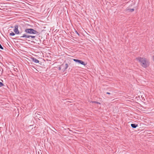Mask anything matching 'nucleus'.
I'll list each match as a JSON object with an SVG mask.
<instances>
[{
  "mask_svg": "<svg viewBox=\"0 0 154 154\" xmlns=\"http://www.w3.org/2000/svg\"><path fill=\"white\" fill-rule=\"evenodd\" d=\"M136 60L140 62L141 66L144 68H146L149 65V62L145 58L138 57L136 58Z\"/></svg>",
  "mask_w": 154,
  "mask_h": 154,
  "instance_id": "obj_1",
  "label": "nucleus"
},
{
  "mask_svg": "<svg viewBox=\"0 0 154 154\" xmlns=\"http://www.w3.org/2000/svg\"><path fill=\"white\" fill-rule=\"evenodd\" d=\"M25 32L26 33H29L30 34H38V32L32 29H26L25 30Z\"/></svg>",
  "mask_w": 154,
  "mask_h": 154,
  "instance_id": "obj_2",
  "label": "nucleus"
},
{
  "mask_svg": "<svg viewBox=\"0 0 154 154\" xmlns=\"http://www.w3.org/2000/svg\"><path fill=\"white\" fill-rule=\"evenodd\" d=\"M20 38H31V39H33L35 38V36H32V35H27L26 34H23V35L20 36Z\"/></svg>",
  "mask_w": 154,
  "mask_h": 154,
  "instance_id": "obj_3",
  "label": "nucleus"
},
{
  "mask_svg": "<svg viewBox=\"0 0 154 154\" xmlns=\"http://www.w3.org/2000/svg\"><path fill=\"white\" fill-rule=\"evenodd\" d=\"M14 31L16 34H20V32L18 30V26L17 25H16L14 26Z\"/></svg>",
  "mask_w": 154,
  "mask_h": 154,
  "instance_id": "obj_4",
  "label": "nucleus"
},
{
  "mask_svg": "<svg viewBox=\"0 0 154 154\" xmlns=\"http://www.w3.org/2000/svg\"><path fill=\"white\" fill-rule=\"evenodd\" d=\"M62 67V71L64 72L65 70L68 67V64L66 63L65 64H63L61 65Z\"/></svg>",
  "mask_w": 154,
  "mask_h": 154,
  "instance_id": "obj_5",
  "label": "nucleus"
},
{
  "mask_svg": "<svg viewBox=\"0 0 154 154\" xmlns=\"http://www.w3.org/2000/svg\"><path fill=\"white\" fill-rule=\"evenodd\" d=\"M32 61H33L35 63H38L39 62V60L33 57L32 58Z\"/></svg>",
  "mask_w": 154,
  "mask_h": 154,
  "instance_id": "obj_6",
  "label": "nucleus"
},
{
  "mask_svg": "<svg viewBox=\"0 0 154 154\" xmlns=\"http://www.w3.org/2000/svg\"><path fill=\"white\" fill-rule=\"evenodd\" d=\"M78 63L83 65H85L84 62L81 60H78Z\"/></svg>",
  "mask_w": 154,
  "mask_h": 154,
  "instance_id": "obj_7",
  "label": "nucleus"
},
{
  "mask_svg": "<svg viewBox=\"0 0 154 154\" xmlns=\"http://www.w3.org/2000/svg\"><path fill=\"white\" fill-rule=\"evenodd\" d=\"M131 126L132 128H135L138 126V125L137 124H131Z\"/></svg>",
  "mask_w": 154,
  "mask_h": 154,
  "instance_id": "obj_8",
  "label": "nucleus"
},
{
  "mask_svg": "<svg viewBox=\"0 0 154 154\" xmlns=\"http://www.w3.org/2000/svg\"><path fill=\"white\" fill-rule=\"evenodd\" d=\"M10 35L11 36H14L15 35V34L13 32H11V33H10Z\"/></svg>",
  "mask_w": 154,
  "mask_h": 154,
  "instance_id": "obj_9",
  "label": "nucleus"
},
{
  "mask_svg": "<svg viewBox=\"0 0 154 154\" xmlns=\"http://www.w3.org/2000/svg\"><path fill=\"white\" fill-rule=\"evenodd\" d=\"M128 10H129V11H130L131 12H132L133 11H134V9H128Z\"/></svg>",
  "mask_w": 154,
  "mask_h": 154,
  "instance_id": "obj_10",
  "label": "nucleus"
},
{
  "mask_svg": "<svg viewBox=\"0 0 154 154\" xmlns=\"http://www.w3.org/2000/svg\"><path fill=\"white\" fill-rule=\"evenodd\" d=\"M4 85L3 83L2 82H0V87H2Z\"/></svg>",
  "mask_w": 154,
  "mask_h": 154,
  "instance_id": "obj_11",
  "label": "nucleus"
},
{
  "mask_svg": "<svg viewBox=\"0 0 154 154\" xmlns=\"http://www.w3.org/2000/svg\"><path fill=\"white\" fill-rule=\"evenodd\" d=\"M62 68H62V65H61L60 67H59V68H58V69H59V70H61V69H62Z\"/></svg>",
  "mask_w": 154,
  "mask_h": 154,
  "instance_id": "obj_12",
  "label": "nucleus"
},
{
  "mask_svg": "<svg viewBox=\"0 0 154 154\" xmlns=\"http://www.w3.org/2000/svg\"><path fill=\"white\" fill-rule=\"evenodd\" d=\"M0 49H2V50L3 49V47H2V45H1V44H0Z\"/></svg>",
  "mask_w": 154,
  "mask_h": 154,
  "instance_id": "obj_13",
  "label": "nucleus"
},
{
  "mask_svg": "<svg viewBox=\"0 0 154 154\" xmlns=\"http://www.w3.org/2000/svg\"><path fill=\"white\" fill-rule=\"evenodd\" d=\"M92 102L95 103H98V104H100V103H99L97 102H96V101H94V102Z\"/></svg>",
  "mask_w": 154,
  "mask_h": 154,
  "instance_id": "obj_14",
  "label": "nucleus"
},
{
  "mask_svg": "<svg viewBox=\"0 0 154 154\" xmlns=\"http://www.w3.org/2000/svg\"><path fill=\"white\" fill-rule=\"evenodd\" d=\"M73 60L75 61V62H77V59H73Z\"/></svg>",
  "mask_w": 154,
  "mask_h": 154,
  "instance_id": "obj_15",
  "label": "nucleus"
},
{
  "mask_svg": "<svg viewBox=\"0 0 154 154\" xmlns=\"http://www.w3.org/2000/svg\"><path fill=\"white\" fill-rule=\"evenodd\" d=\"M106 94H110V93H109L108 92L106 93Z\"/></svg>",
  "mask_w": 154,
  "mask_h": 154,
  "instance_id": "obj_16",
  "label": "nucleus"
},
{
  "mask_svg": "<svg viewBox=\"0 0 154 154\" xmlns=\"http://www.w3.org/2000/svg\"><path fill=\"white\" fill-rule=\"evenodd\" d=\"M77 34H78V35H79V34L78 33H77Z\"/></svg>",
  "mask_w": 154,
  "mask_h": 154,
  "instance_id": "obj_17",
  "label": "nucleus"
},
{
  "mask_svg": "<svg viewBox=\"0 0 154 154\" xmlns=\"http://www.w3.org/2000/svg\"><path fill=\"white\" fill-rule=\"evenodd\" d=\"M75 32L77 33V31H76Z\"/></svg>",
  "mask_w": 154,
  "mask_h": 154,
  "instance_id": "obj_18",
  "label": "nucleus"
}]
</instances>
